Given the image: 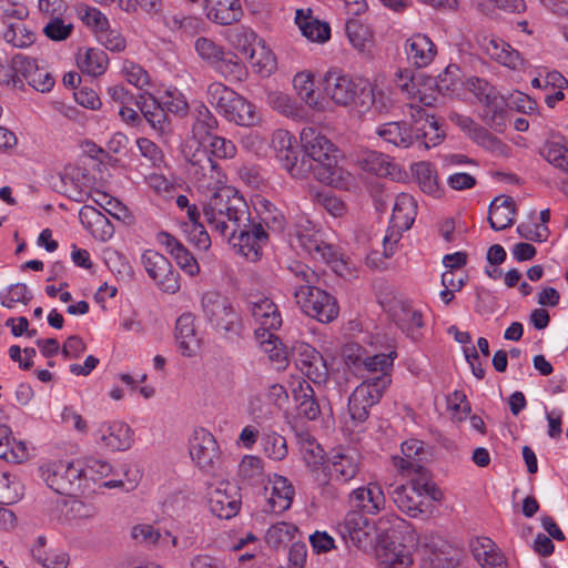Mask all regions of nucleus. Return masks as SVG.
<instances>
[{"label": "nucleus", "mask_w": 568, "mask_h": 568, "mask_svg": "<svg viewBox=\"0 0 568 568\" xmlns=\"http://www.w3.org/2000/svg\"><path fill=\"white\" fill-rule=\"evenodd\" d=\"M413 174L423 192L436 195L439 191L437 174L434 166L427 162H419L412 166Z\"/></svg>", "instance_id": "obj_46"}, {"label": "nucleus", "mask_w": 568, "mask_h": 568, "mask_svg": "<svg viewBox=\"0 0 568 568\" xmlns=\"http://www.w3.org/2000/svg\"><path fill=\"white\" fill-rule=\"evenodd\" d=\"M49 19V22L43 27V33L48 39L52 41H64L71 36L73 31L72 23H65L61 16Z\"/></svg>", "instance_id": "obj_54"}, {"label": "nucleus", "mask_w": 568, "mask_h": 568, "mask_svg": "<svg viewBox=\"0 0 568 568\" xmlns=\"http://www.w3.org/2000/svg\"><path fill=\"white\" fill-rule=\"evenodd\" d=\"M141 262L148 275L161 291L173 294L180 290L179 273L163 254L146 250L142 254Z\"/></svg>", "instance_id": "obj_16"}, {"label": "nucleus", "mask_w": 568, "mask_h": 568, "mask_svg": "<svg viewBox=\"0 0 568 568\" xmlns=\"http://www.w3.org/2000/svg\"><path fill=\"white\" fill-rule=\"evenodd\" d=\"M261 344L270 359L276 363L277 369H284L287 366V352L282 347V342L276 335L268 333L267 338L262 341Z\"/></svg>", "instance_id": "obj_50"}, {"label": "nucleus", "mask_w": 568, "mask_h": 568, "mask_svg": "<svg viewBox=\"0 0 568 568\" xmlns=\"http://www.w3.org/2000/svg\"><path fill=\"white\" fill-rule=\"evenodd\" d=\"M28 14L29 11L23 4L0 0V17L6 28L12 19L17 20L16 22H22Z\"/></svg>", "instance_id": "obj_58"}, {"label": "nucleus", "mask_w": 568, "mask_h": 568, "mask_svg": "<svg viewBox=\"0 0 568 568\" xmlns=\"http://www.w3.org/2000/svg\"><path fill=\"white\" fill-rule=\"evenodd\" d=\"M406 53L417 68L427 67L436 55V47L425 34H414L406 41Z\"/></svg>", "instance_id": "obj_31"}, {"label": "nucleus", "mask_w": 568, "mask_h": 568, "mask_svg": "<svg viewBox=\"0 0 568 568\" xmlns=\"http://www.w3.org/2000/svg\"><path fill=\"white\" fill-rule=\"evenodd\" d=\"M191 118L193 121L191 125L192 139L205 140L217 128L216 118L202 102L194 104L191 110Z\"/></svg>", "instance_id": "obj_36"}, {"label": "nucleus", "mask_w": 568, "mask_h": 568, "mask_svg": "<svg viewBox=\"0 0 568 568\" xmlns=\"http://www.w3.org/2000/svg\"><path fill=\"white\" fill-rule=\"evenodd\" d=\"M3 39L16 48H27L36 41V34L23 22H10L3 32Z\"/></svg>", "instance_id": "obj_44"}, {"label": "nucleus", "mask_w": 568, "mask_h": 568, "mask_svg": "<svg viewBox=\"0 0 568 568\" xmlns=\"http://www.w3.org/2000/svg\"><path fill=\"white\" fill-rule=\"evenodd\" d=\"M120 6L128 13L141 9L150 16H154L162 11L163 2L162 0H121Z\"/></svg>", "instance_id": "obj_59"}, {"label": "nucleus", "mask_w": 568, "mask_h": 568, "mask_svg": "<svg viewBox=\"0 0 568 568\" xmlns=\"http://www.w3.org/2000/svg\"><path fill=\"white\" fill-rule=\"evenodd\" d=\"M487 54L498 63L510 69H517L521 65V58L518 51L513 49L507 42L499 38H491L485 44Z\"/></svg>", "instance_id": "obj_37"}, {"label": "nucleus", "mask_w": 568, "mask_h": 568, "mask_svg": "<svg viewBox=\"0 0 568 568\" xmlns=\"http://www.w3.org/2000/svg\"><path fill=\"white\" fill-rule=\"evenodd\" d=\"M26 455L23 443H16L11 438V429L7 425L0 424V458L6 460H19Z\"/></svg>", "instance_id": "obj_45"}, {"label": "nucleus", "mask_w": 568, "mask_h": 568, "mask_svg": "<svg viewBox=\"0 0 568 568\" xmlns=\"http://www.w3.org/2000/svg\"><path fill=\"white\" fill-rule=\"evenodd\" d=\"M329 480L347 484L359 471V458L351 450H333L325 466Z\"/></svg>", "instance_id": "obj_19"}, {"label": "nucleus", "mask_w": 568, "mask_h": 568, "mask_svg": "<svg viewBox=\"0 0 568 568\" xmlns=\"http://www.w3.org/2000/svg\"><path fill=\"white\" fill-rule=\"evenodd\" d=\"M64 517L67 520L91 519L97 515V508L79 499L64 501Z\"/></svg>", "instance_id": "obj_52"}, {"label": "nucleus", "mask_w": 568, "mask_h": 568, "mask_svg": "<svg viewBox=\"0 0 568 568\" xmlns=\"http://www.w3.org/2000/svg\"><path fill=\"white\" fill-rule=\"evenodd\" d=\"M262 445L264 453L273 460H282L287 455L286 439L280 434H265Z\"/></svg>", "instance_id": "obj_51"}, {"label": "nucleus", "mask_w": 568, "mask_h": 568, "mask_svg": "<svg viewBox=\"0 0 568 568\" xmlns=\"http://www.w3.org/2000/svg\"><path fill=\"white\" fill-rule=\"evenodd\" d=\"M301 143L304 150L302 158L310 160V173H313L316 180L335 187L347 184L351 175L338 168L339 151L325 135L316 129L304 128L301 132Z\"/></svg>", "instance_id": "obj_2"}, {"label": "nucleus", "mask_w": 568, "mask_h": 568, "mask_svg": "<svg viewBox=\"0 0 568 568\" xmlns=\"http://www.w3.org/2000/svg\"><path fill=\"white\" fill-rule=\"evenodd\" d=\"M375 88L367 81H361L355 84V92L352 103L359 108V111L364 112L372 109L374 103Z\"/></svg>", "instance_id": "obj_56"}, {"label": "nucleus", "mask_w": 568, "mask_h": 568, "mask_svg": "<svg viewBox=\"0 0 568 568\" xmlns=\"http://www.w3.org/2000/svg\"><path fill=\"white\" fill-rule=\"evenodd\" d=\"M227 489H215L209 499L210 509L213 515L221 519L234 517L241 507V499L235 487Z\"/></svg>", "instance_id": "obj_29"}, {"label": "nucleus", "mask_w": 568, "mask_h": 568, "mask_svg": "<svg viewBox=\"0 0 568 568\" xmlns=\"http://www.w3.org/2000/svg\"><path fill=\"white\" fill-rule=\"evenodd\" d=\"M159 136L168 135L171 132V121L164 106L152 111L143 116Z\"/></svg>", "instance_id": "obj_61"}, {"label": "nucleus", "mask_w": 568, "mask_h": 568, "mask_svg": "<svg viewBox=\"0 0 568 568\" xmlns=\"http://www.w3.org/2000/svg\"><path fill=\"white\" fill-rule=\"evenodd\" d=\"M296 368L314 384H324L328 378V367L323 355L306 343H297L292 348Z\"/></svg>", "instance_id": "obj_18"}, {"label": "nucleus", "mask_w": 568, "mask_h": 568, "mask_svg": "<svg viewBox=\"0 0 568 568\" xmlns=\"http://www.w3.org/2000/svg\"><path fill=\"white\" fill-rule=\"evenodd\" d=\"M204 140L191 139L183 148V155L189 163V174L200 187H211L221 182L220 166L211 153L202 145Z\"/></svg>", "instance_id": "obj_7"}, {"label": "nucleus", "mask_w": 568, "mask_h": 568, "mask_svg": "<svg viewBox=\"0 0 568 568\" xmlns=\"http://www.w3.org/2000/svg\"><path fill=\"white\" fill-rule=\"evenodd\" d=\"M295 23L302 34L312 42L323 43L331 37L328 23L316 19L311 9H297L295 12Z\"/></svg>", "instance_id": "obj_28"}, {"label": "nucleus", "mask_w": 568, "mask_h": 568, "mask_svg": "<svg viewBox=\"0 0 568 568\" xmlns=\"http://www.w3.org/2000/svg\"><path fill=\"white\" fill-rule=\"evenodd\" d=\"M515 203L509 196H497L489 205L488 222L493 230L501 231L510 226L515 217Z\"/></svg>", "instance_id": "obj_34"}, {"label": "nucleus", "mask_w": 568, "mask_h": 568, "mask_svg": "<svg viewBox=\"0 0 568 568\" xmlns=\"http://www.w3.org/2000/svg\"><path fill=\"white\" fill-rule=\"evenodd\" d=\"M459 73L460 70L456 64H449L434 81L437 91L443 95L455 92L460 84Z\"/></svg>", "instance_id": "obj_49"}, {"label": "nucleus", "mask_w": 568, "mask_h": 568, "mask_svg": "<svg viewBox=\"0 0 568 568\" xmlns=\"http://www.w3.org/2000/svg\"><path fill=\"white\" fill-rule=\"evenodd\" d=\"M294 297L302 311L321 323L334 321L339 312L336 298L315 285H298Z\"/></svg>", "instance_id": "obj_10"}, {"label": "nucleus", "mask_w": 568, "mask_h": 568, "mask_svg": "<svg viewBox=\"0 0 568 568\" xmlns=\"http://www.w3.org/2000/svg\"><path fill=\"white\" fill-rule=\"evenodd\" d=\"M40 476L47 486L60 495L71 496L80 489L85 470L80 464L57 460L39 467Z\"/></svg>", "instance_id": "obj_9"}, {"label": "nucleus", "mask_w": 568, "mask_h": 568, "mask_svg": "<svg viewBox=\"0 0 568 568\" xmlns=\"http://www.w3.org/2000/svg\"><path fill=\"white\" fill-rule=\"evenodd\" d=\"M81 20L88 26L94 28L97 31L102 32L109 27L106 17L97 8L84 7L81 11Z\"/></svg>", "instance_id": "obj_64"}, {"label": "nucleus", "mask_w": 568, "mask_h": 568, "mask_svg": "<svg viewBox=\"0 0 568 568\" xmlns=\"http://www.w3.org/2000/svg\"><path fill=\"white\" fill-rule=\"evenodd\" d=\"M392 379L387 376L366 377L351 394L348 412L353 420L363 423L368 418L369 408L379 402Z\"/></svg>", "instance_id": "obj_12"}, {"label": "nucleus", "mask_w": 568, "mask_h": 568, "mask_svg": "<svg viewBox=\"0 0 568 568\" xmlns=\"http://www.w3.org/2000/svg\"><path fill=\"white\" fill-rule=\"evenodd\" d=\"M258 204L257 215L260 221L257 223H261L263 227L266 226L272 232L282 233L286 226L284 213L268 200L263 199Z\"/></svg>", "instance_id": "obj_41"}, {"label": "nucleus", "mask_w": 568, "mask_h": 568, "mask_svg": "<svg viewBox=\"0 0 568 568\" xmlns=\"http://www.w3.org/2000/svg\"><path fill=\"white\" fill-rule=\"evenodd\" d=\"M467 89L484 104L483 121L494 131L500 133L506 128L507 112L505 100L485 79L471 77L466 81Z\"/></svg>", "instance_id": "obj_5"}, {"label": "nucleus", "mask_w": 568, "mask_h": 568, "mask_svg": "<svg viewBox=\"0 0 568 568\" xmlns=\"http://www.w3.org/2000/svg\"><path fill=\"white\" fill-rule=\"evenodd\" d=\"M294 494V487L286 477L274 475L272 494L267 499L265 511L282 514L287 510L292 505Z\"/></svg>", "instance_id": "obj_30"}, {"label": "nucleus", "mask_w": 568, "mask_h": 568, "mask_svg": "<svg viewBox=\"0 0 568 568\" xmlns=\"http://www.w3.org/2000/svg\"><path fill=\"white\" fill-rule=\"evenodd\" d=\"M373 531L385 568H409L413 550L417 546L415 532L407 523L395 515L381 517L373 524L358 510H349L343 523V536L358 549L373 545Z\"/></svg>", "instance_id": "obj_1"}, {"label": "nucleus", "mask_w": 568, "mask_h": 568, "mask_svg": "<svg viewBox=\"0 0 568 568\" xmlns=\"http://www.w3.org/2000/svg\"><path fill=\"white\" fill-rule=\"evenodd\" d=\"M240 478L248 485H262L265 481L263 460L257 456L246 455L239 465Z\"/></svg>", "instance_id": "obj_42"}, {"label": "nucleus", "mask_w": 568, "mask_h": 568, "mask_svg": "<svg viewBox=\"0 0 568 568\" xmlns=\"http://www.w3.org/2000/svg\"><path fill=\"white\" fill-rule=\"evenodd\" d=\"M229 40L232 45L247 59L253 67L260 71L270 72L273 68V59L256 33L246 27H236L229 32Z\"/></svg>", "instance_id": "obj_14"}, {"label": "nucleus", "mask_w": 568, "mask_h": 568, "mask_svg": "<svg viewBox=\"0 0 568 568\" xmlns=\"http://www.w3.org/2000/svg\"><path fill=\"white\" fill-rule=\"evenodd\" d=\"M195 51L202 60L219 71L225 79L242 81L246 69L233 52L225 51L213 40L200 37L194 43Z\"/></svg>", "instance_id": "obj_8"}, {"label": "nucleus", "mask_w": 568, "mask_h": 568, "mask_svg": "<svg viewBox=\"0 0 568 568\" xmlns=\"http://www.w3.org/2000/svg\"><path fill=\"white\" fill-rule=\"evenodd\" d=\"M201 307L205 320L219 332L239 335L241 320L230 300L215 291L205 292L201 298Z\"/></svg>", "instance_id": "obj_6"}, {"label": "nucleus", "mask_w": 568, "mask_h": 568, "mask_svg": "<svg viewBox=\"0 0 568 568\" xmlns=\"http://www.w3.org/2000/svg\"><path fill=\"white\" fill-rule=\"evenodd\" d=\"M206 17L221 26L240 21L243 10L240 0H205Z\"/></svg>", "instance_id": "obj_27"}, {"label": "nucleus", "mask_w": 568, "mask_h": 568, "mask_svg": "<svg viewBox=\"0 0 568 568\" xmlns=\"http://www.w3.org/2000/svg\"><path fill=\"white\" fill-rule=\"evenodd\" d=\"M357 163L364 171L376 175H386L388 173L386 156L376 151H364L358 155Z\"/></svg>", "instance_id": "obj_47"}, {"label": "nucleus", "mask_w": 568, "mask_h": 568, "mask_svg": "<svg viewBox=\"0 0 568 568\" xmlns=\"http://www.w3.org/2000/svg\"><path fill=\"white\" fill-rule=\"evenodd\" d=\"M294 399L297 403L298 415L315 420L320 414V405L315 398L313 387L305 381L298 383V387L294 389Z\"/></svg>", "instance_id": "obj_38"}, {"label": "nucleus", "mask_w": 568, "mask_h": 568, "mask_svg": "<svg viewBox=\"0 0 568 568\" xmlns=\"http://www.w3.org/2000/svg\"><path fill=\"white\" fill-rule=\"evenodd\" d=\"M417 204L414 197L407 193H400L396 196L393 213L390 216V227L383 239L384 256L390 257L395 253V245L400 239V234L413 225Z\"/></svg>", "instance_id": "obj_13"}, {"label": "nucleus", "mask_w": 568, "mask_h": 568, "mask_svg": "<svg viewBox=\"0 0 568 568\" xmlns=\"http://www.w3.org/2000/svg\"><path fill=\"white\" fill-rule=\"evenodd\" d=\"M272 145L276 152L277 160L293 178L304 179L310 174L312 169L310 160L305 158L298 160L296 139L288 131H276L272 139Z\"/></svg>", "instance_id": "obj_15"}, {"label": "nucleus", "mask_w": 568, "mask_h": 568, "mask_svg": "<svg viewBox=\"0 0 568 568\" xmlns=\"http://www.w3.org/2000/svg\"><path fill=\"white\" fill-rule=\"evenodd\" d=\"M161 100L165 111L180 116L187 114L189 103L185 97L178 90L165 91L164 95L161 97Z\"/></svg>", "instance_id": "obj_55"}, {"label": "nucleus", "mask_w": 568, "mask_h": 568, "mask_svg": "<svg viewBox=\"0 0 568 568\" xmlns=\"http://www.w3.org/2000/svg\"><path fill=\"white\" fill-rule=\"evenodd\" d=\"M190 456L200 469L215 474L220 466V448L214 436L204 428L194 430L190 439Z\"/></svg>", "instance_id": "obj_17"}, {"label": "nucleus", "mask_w": 568, "mask_h": 568, "mask_svg": "<svg viewBox=\"0 0 568 568\" xmlns=\"http://www.w3.org/2000/svg\"><path fill=\"white\" fill-rule=\"evenodd\" d=\"M376 133L385 142L407 149L414 144V125L406 122H387L377 128Z\"/></svg>", "instance_id": "obj_33"}, {"label": "nucleus", "mask_w": 568, "mask_h": 568, "mask_svg": "<svg viewBox=\"0 0 568 568\" xmlns=\"http://www.w3.org/2000/svg\"><path fill=\"white\" fill-rule=\"evenodd\" d=\"M353 510L362 514L376 515L385 508V495L381 486L376 483H369L366 487L354 489L349 495Z\"/></svg>", "instance_id": "obj_22"}, {"label": "nucleus", "mask_w": 568, "mask_h": 568, "mask_svg": "<svg viewBox=\"0 0 568 568\" xmlns=\"http://www.w3.org/2000/svg\"><path fill=\"white\" fill-rule=\"evenodd\" d=\"M203 216L212 231L220 235L230 233V225L247 221L248 205L244 197L232 186L216 187L209 199L203 202Z\"/></svg>", "instance_id": "obj_3"}, {"label": "nucleus", "mask_w": 568, "mask_h": 568, "mask_svg": "<svg viewBox=\"0 0 568 568\" xmlns=\"http://www.w3.org/2000/svg\"><path fill=\"white\" fill-rule=\"evenodd\" d=\"M98 434L100 442L114 452L126 450L133 443L132 429L122 422H113L111 424H102Z\"/></svg>", "instance_id": "obj_25"}, {"label": "nucleus", "mask_w": 568, "mask_h": 568, "mask_svg": "<svg viewBox=\"0 0 568 568\" xmlns=\"http://www.w3.org/2000/svg\"><path fill=\"white\" fill-rule=\"evenodd\" d=\"M296 532L297 527L295 525L281 521L272 525L267 529L265 540L271 547L277 548L285 542L291 541Z\"/></svg>", "instance_id": "obj_48"}, {"label": "nucleus", "mask_w": 568, "mask_h": 568, "mask_svg": "<svg viewBox=\"0 0 568 568\" xmlns=\"http://www.w3.org/2000/svg\"><path fill=\"white\" fill-rule=\"evenodd\" d=\"M412 116L414 119V144L418 143L419 148L429 150L443 141L445 134L434 116L426 114L422 108L416 109V114L413 113Z\"/></svg>", "instance_id": "obj_20"}, {"label": "nucleus", "mask_w": 568, "mask_h": 568, "mask_svg": "<svg viewBox=\"0 0 568 568\" xmlns=\"http://www.w3.org/2000/svg\"><path fill=\"white\" fill-rule=\"evenodd\" d=\"M44 538H39V546L32 549V557L43 568H67L70 564V556L60 549L45 550Z\"/></svg>", "instance_id": "obj_39"}, {"label": "nucleus", "mask_w": 568, "mask_h": 568, "mask_svg": "<svg viewBox=\"0 0 568 568\" xmlns=\"http://www.w3.org/2000/svg\"><path fill=\"white\" fill-rule=\"evenodd\" d=\"M389 316L396 326L402 332L406 333L407 336H410L413 339L418 338L415 332L424 325L423 316L419 311L414 310L409 304L403 301H397L392 305Z\"/></svg>", "instance_id": "obj_26"}, {"label": "nucleus", "mask_w": 568, "mask_h": 568, "mask_svg": "<svg viewBox=\"0 0 568 568\" xmlns=\"http://www.w3.org/2000/svg\"><path fill=\"white\" fill-rule=\"evenodd\" d=\"M355 82L339 71L331 70L324 77V91L338 105L347 106L352 103L355 92Z\"/></svg>", "instance_id": "obj_23"}, {"label": "nucleus", "mask_w": 568, "mask_h": 568, "mask_svg": "<svg viewBox=\"0 0 568 568\" xmlns=\"http://www.w3.org/2000/svg\"><path fill=\"white\" fill-rule=\"evenodd\" d=\"M389 495L397 508L413 518L426 513L430 506L420 497L413 484L409 487L396 486L389 491Z\"/></svg>", "instance_id": "obj_24"}, {"label": "nucleus", "mask_w": 568, "mask_h": 568, "mask_svg": "<svg viewBox=\"0 0 568 568\" xmlns=\"http://www.w3.org/2000/svg\"><path fill=\"white\" fill-rule=\"evenodd\" d=\"M396 356L397 353L392 351L388 354H376L373 356H367L363 359L356 357L353 363L358 368L363 367L368 373H377V376H387L390 378L389 371L393 367V363Z\"/></svg>", "instance_id": "obj_40"}, {"label": "nucleus", "mask_w": 568, "mask_h": 568, "mask_svg": "<svg viewBox=\"0 0 568 568\" xmlns=\"http://www.w3.org/2000/svg\"><path fill=\"white\" fill-rule=\"evenodd\" d=\"M122 72L126 81L139 89H143L150 83L149 73L139 64L132 61H125Z\"/></svg>", "instance_id": "obj_57"}, {"label": "nucleus", "mask_w": 568, "mask_h": 568, "mask_svg": "<svg viewBox=\"0 0 568 568\" xmlns=\"http://www.w3.org/2000/svg\"><path fill=\"white\" fill-rule=\"evenodd\" d=\"M539 153L548 163L559 169L568 156V149L555 142H546Z\"/></svg>", "instance_id": "obj_60"}, {"label": "nucleus", "mask_w": 568, "mask_h": 568, "mask_svg": "<svg viewBox=\"0 0 568 568\" xmlns=\"http://www.w3.org/2000/svg\"><path fill=\"white\" fill-rule=\"evenodd\" d=\"M206 94L210 104L227 121L242 126H251L257 122L255 106L223 83H211Z\"/></svg>", "instance_id": "obj_4"}, {"label": "nucleus", "mask_w": 568, "mask_h": 568, "mask_svg": "<svg viewBox=\"0 0 568 568\" xmlns=\"http://www.w3.org/2000/svg\"><path fill=\"white\" fill-rule=\"evenodd\" d=\"M175 338L184 356H193L199 348L194 317L190 313L182 314L176 320Z\"/></svg>", "instance_id": "obj_32"}, {"label": "nucleus", "mask_w": 568, "mask_h": 568, "mask_svg": "<svg viewBox=\"0 0 568 568\" xmlns=\"http://www.w3.org/2000/svg\"><path fill=\"white\" fill-rule=\"evenodd\" d=\"M37 61L24 54H16L12 58V68L18 79L23 78L27 82L38 69Z\"/></svg>", "instance_id": "obj_62"}, {"label": "nucleus", "mask_w": 568, "mask_h": 568, "mask_svg": "<svg viewBox=\"0 0 568 568\" xmlns=\"http://www.w3.org/2000/svg\"><path fill=\"white\" fill-rule=\"evenodd\" d=\"M428 560L433 568H455L459 564V551L442 539L427 544Z\"/></svg>", "instance_id": "obj_35"}, {"label": "nucleus", "mask_w": 568, "mask_h": 568, "mask_svg": "<svg viewBox=\"0 0 568 568\" xmlns=\"http://www.w3.org/2000/svg\"><path fill=\"white\" fill-rule=\"evenodd\" d=\"M210 153L219 159H232L236 154V146L231 140L214 135L211 138Z\"/></svg>", "instance_id": "obj_63"}, {"label": "nucleus", "mask_w": 568, "mask_h": 568, "mask_svg": "<svg viewBox=\"0 0 568 568\" xmlns=\"http://www.w3.org/2000/svg\"><path fill=\"white\" fill-rule=\"evenodd\" d=\"M227 239L239 252L251 261H257L262 256V246L268 241V234L261 223H255L247 214V221L237 226L230 225V233L221 235Z\"/></svg>", "instance_id": "obj_11"}, {"label": "nucleus", "mask_w": 568, "mask_h": 568, "mask_svg": "<svg viewBox=\"0 0 568 568\" xmlns=\"http://www.w3.org/2000/svg\"><path fill=\"white\" fill-rule=\"evenodd\" d=\"M109 60L104 51L100 49H88L83 57L78 59V65L82 72L89 75H100L105 72Z\"/></svg>", "instance_id": "obj_43"}, {"label": "nucleus", "mask_w": 568, "mask_h": 568, "mask_svg": "<svg viewBox=\"0 0 568 568\" xmlns=\"http://www.w3.org/2000/svg\"><path fill=\"white\" fill-rule=\"evenodd\" d=\"M132 537L136 540L149 542V544H159L166 541L171 538L173 545H176V538L171 537L169 531H165L162 535L158 529H155L151 525H138L132 528Z\"/></svg>", "instance_id": "obj_53"}, {"label": "nucleus", "mask_w": 568, "mask_h": 568, "mask_svg": "<svg viewBox=\"0 0 568 568\" xmlns=\"http://www.w3.org/2000/svg\"><path fill=\"white\" fill-rule=\"evenodd\" d=\"M248 310L260 327L255 331L257 337H264L271 331H276L282 325V317L277 306L267 297H260L248 302Z\"/></svg>", "instance_id": "obj_21"}]
</instances>
